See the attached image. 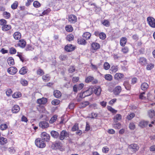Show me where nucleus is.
Listing matches in <instances>:
<instances>
[{
	"instance_id": "obj_1",
	"label": "nucleus",
	"mask_w": 155,
	"mask_h": 155,
	"mask_svg": "<svg viewBox=\"0 0 155 155\" xmlns=\"http://www.w3.org/2000/svg\"><path fill=\"white\" fill-rule=\"evenodd\" d=\"M36 145L40 148H43L45 147V143L41 138H38L36 139L35 142Z\"/></svg>"
},
{
	"instance_id": "obj_2",
	"label": "nucleus",
	"mask_w": 155,
	"mask_h": 155,
	"mask_svg": "<svg viewBox=\"0 0 155 155\" xmlns=\"http://www.w3.org/2000/svg\"><path fill=\"white\" fill-rule=\"evenodd\" d=\"M69 137V133L64 130H62L60 133L59 138L60 140H63L64 139Z\"/></svg>"
},
{
	"instance_id": "obj_3",
	"label": "nucleus",
	"mask_w": 155,
	"mask_h": 155,
	"mask_svg": "<svg viewBox=\"0 0 155 155\" xmlns=\"http://www.w3.org/2000/svg\"><path fill=\"white\" fill-rule=\"evenodd\" d=\"M147 21L149 25L152 28H155V19L152 17H148L147 18Z\"/></svg>"
},
{
	"instance_id": "obj_4",
	"label": "nucleus",
	"mask_w": 155,
	"mask_h": 155,
	"mask_svg": "<svg viewBox=\"0 0 155 155\" xmlns=\"http://www.w3.org/2000/svg\"><path fill=\"white\" fill-rule=\"evenodd\" d=\"M41 139L45 141L48 142L50 139V136L49 134L45 132H43L41 135Z\"/></svg>"
},
{
	"instance_id": "obj_5",
	"label": "nucleus",
	"mask_w": 155,
	"mask_h": 155,
	"mask_svg": "<svg viewBox=\"0 0 155 155\" xmlns=\"http://www.w3.org/2000/svg\"><path fill=\"white\" fill-rule=\"evenodd\" d=\"M7 71L9 74L14 75L17 73V69L15 67H12L8 69Z\"/></svg>"
},
{
	"instance_id": "obj_6",
	"label": "nucleus",
	"mask_w": 155,
	"mask_h": 155,
	"mask_svg": "<svg viewBox=\"0 0 155 155\" xmlns=\"http://www.w3.org/2000/svg\"><path fill=\"white\" fill-rule=\"evenodd\" d=\"M39 125L40 127L42 129L47 128L49 126V124L46 121L40 122L39 123Z\"/></svg>"
},
{
	"instance_id": "obj_7",
	"label": "nucleus",
	"mask_w": 155,
	"mask_h": 155,
	"mask_svg": "<svg viewBox=\"0 0 155 155\" xmlns=\"http://www.w3.org/2000/svg\"><path fill=\"white\" fill-rule=\"evenodd\" d=\"M77 17L74 15H71L68 17V21L72 23H74L76 21Z\"/></svg>"
},
{
	"instance_id": "obj_8",
	"label": "nucleus",
	"mask_w": 155,
	"mask_h": 155,
	"mask_svg": "<svg viewBox=\"0 0 155 155\" xmlns=\"http://www.w3.org/2000/svg\"><path fill=\"white\" fill-rule=\"evenodd\" d=\"M139 61V63L142 65H145L147 64V60L144 57L140 58Z\"/></svg>"
},
{
	"instance_id": "obj_9",
	"label": "nucleus",
	"mask_w": 155,
	"mask_h": 155,
	"mask_svg": "<svg viewBox=\"0 0 155 155\" xmlns=\"http://www.w3.org/2000/svg\"><path fill=\"white\" fill-rule=\"evenodd\" d=\"M93 89L92 88H89L87 90L84 92V97L88 96L91 95L93 93Z\"/></svg>"
},
{
	"instance_id": "obj_10",
	"label": "nucleus",
	"mask_w": 155,
	"mask_h": 155,
	"mask_svg": "<svg viewBox=\"0 0 155 155\" xmlns=\"http://www.w3.org/2000/svg\"><path fill=\"white\" fill-rule=\"evenodd\" d=\"M65 49L67 51L70 52L74 50V48L72 45H69L65 46Z\"/></svg>"
},
{
	"instance_id": "obj_11",
	"label": "nucleus",
	"mask_w": 155,
	"mask_h": 155,
	"mask_svg": "<svg viewBox=\"0 0 155 155\" xmlns=\"http://www.w3.org/2000/svg\"><path fill=\"white\" fill-rule=\"evenodd\" d=\"M129 148L132 149L133 151L136 152L139 149V147L137 144H132L129 146Z\"/></svg>"
},
{
	"instance_id": "obj_12",
	"label": "nucleus",
	"mask_w": 155,
	"mask_h": 155,
	"mask_svg": "<svg viewBox=\"0 0 155 155\" xmlns=\"http://www.w3.org/2000/svg\"><path fill=\"white\" fill-rule=\"evenodd\" d=\"M91 48L94 50H96L100 48L99 44L96 42H93L91 45Z\"/></svg>"
},
{
	"instance_id": "obj_13",
	"label": "nucleus",
	"mask_w": 155,
	"mask_h": 155,
	"mask_svg": "<svg viewBox=\"0 0 155 155\" xmlns=\"http://www.w3.org/2000/svg\"><path fill=\"white\" fill-rule=\"evenodd\" d=\"M20 109V108L19 106L16 105L12 108V111L13 113H16L19 111Z\"/></svg>"
},
{
	"instance_id": "obj_14",
	"label": "nucleus",
	"mask_w": 155,
	"mask_h": 155,
	"mask_svg": "<svg viewBox=\"0 0 155 155\" xmlns=\"http://www.w3.org/2000/svg\"><path fill=\"white\" fill-rule=\"evenodd\" d=\"M50 134L51 136L55 138H57L59 136V133L54 130L51 131Z\"/></svg>"
},
{
	"instance_id": "obj_15",
	"label": "nucleus",
	"mask_w": 155,
	"mask_h": 155,
	"mask_svg": "<svg viewBox=\"0 0 155 155\" xmlns=\"http://www.w3.org/2000/svg\"><path fill=\"white\" fill-rule=\"evenodd\" d=\"M94 91L95 94L97 95H99L100 94L101 89L100 87H96L95 88H92Z\"/></svg>"
},
{
	"instance_id": "obj_16",
	"label": "nucleus",
	"mask_w": 155,
	"mask_h": 155,
	"mask_svg": "<svg viewBox=\"0 0 155 155\" xmlns=\"http://www.w3.org/2000/svg\"><path fill=\"white\" fill-rule=\"evenodd\" d=\"M121 90V87L120 86L116 87L114 89V93L115 95H118Z\"/></svg>"
},
{
	"instance_id": "obj_17",
	"label": "nucleus",
	"mask_w": 155,
	"mask_h": 155,
	"mask_svg": "<svg viewBox=\"0 0 155 155\" xmlns=\"http://www.w3.org/2000/svg\"><path fill=\"white\" fill-rule=\"evenodd\" d=\"M124 77L123 74L120 73H117L115 75L114 78L115 79L119 80L121 78H123Z\"/></svg>"
},
{
	"instance_id": "obj_18",
	"label": "nucleus",
	"mask_w": 155,
	"mask_h": 155,
	"mask_svg": "<svg viewBox=\"0 0 155 155\" xmlns=\"http://www.w3.org/2000/svg\"><path fill=\"white\" fill-rule=\"evenodd\" d=\"M47 102V99L45 98H43L37 100V103L39 104H45Z\"/></svg>"
},
{
	"instance_id": "obj_19",
	"label": "nucleus",
	"mask_w": 155,
	"mask_h": 155,
	"mask_svg": "<svg viewBox=\"0 0 155 155\" xmlns=\"http://www.w3.org/2000/svg\"><path fill=\"white\" fill-rule=\"evenodd\" d=\"M26 45V42L25 41L23 40H21L19 41L18 43L19 46L22 48H24L25 47Z\"/></svg>"
},
{
	"instance_id": "obj_20",
	"label": "nucleus",
	"mask_w": 155,
	"mask_h": 155,
	"mask_svg": "<svg viewBox=\"0 0 155 155\" xmlns=\"http://www.w3.org/2000/svg\"><path fill=\"white\" fill-rule=\"evenodd\" d=\"M54 95L55 97L58 98L61 96V93L59 91L55 90L54 91Z\"/></svg>"
},
{
	"instance_id": "obj_21",
	"label": "nucleus",
	"mask_w": 155,
	"mask_h": 155,
	"mask_svg": "<svg viewBox=\"0 0 155 155\" xmlns=\"http://www.w3.org/2000/svg\"><path fill=\"white\" fill-rule=\"evenodd\" d=\"M27 72V69L26 67H22L19 71V73L22 75L25 74Z\"/></svg>"
},
{
	"instance_id": "obj_22",
	"label": "nucleus",
	"mask_w": 155,
	"mask_h": 155,
	"mask_svg": "<svg viewBox=\"0 0 155 155\" xmlns=\"http://www.w3.org/2000/svg\"><path fill=\"white\" fill-rule=\"evenodd\" d=\"M127 39L126 37H122L120 39V45L122 46H124L127 42Z\"/></svg>"
},
{
	"instance_id": "obj_23",
	"label": "nucleus",
	"mask_w": 155,
	"mask_h": 155,
	"mask_svg": "<svg viewBox=\"0 0 155 155\" xmlns=\"http://www.w3.org/2000/svg\"><path fill=\"white\" fill-rule=\"evenodd\" d=\"M14 38L15 39H19L21 37V34L19 32H16L14 33L13 35Z\"/></svg>"
},
{
	"instance_id": "obj_24",
	"label": "nucleus",
	"mask_w": 155,
	"mask_h": 155,
	"mask_svg": "<svg viewBox=\"0 0 155 155\" xmlns=\"http://www.w3.org/2000/svg\"><path fill=\"white\" fill-rule=\"evenodd\" d=\"M11 28V26L10 25H5L4 26L2 27V29L4 31H6L10 30Z\"/></svg>"
},
{
	"instance_id": "obj_25",
	"label": "nucleus",
	"mask_w": 155,
	"mask_h": 155,
	"mask_svg": "<svg viewBox=\"0 0 155 155\" xmlns=\"http://www.w3.org/2000/svg\"><path fill=\"white\" fill-rule=\"evenodd\" d=\"M91 36V34L88 32H86L83 34V37L86 40L89 39Z\"/></svg>"
},
{
	"instance_id": "obj_26",
	"label": "nucleus",
	"mask_w": 155,
	"mask_h": 155,
	"mask_svg": "<svg viewBox=\"0 0 155 155\" xmlns=\"http://www.w3.org/2000/svg\"><path fill=\"white\" fill-rule=\"evenodd\" d=\"M148 123L147 121H142L140 123L139 125L141 127L143 128L147 125Z\"/></svg>"
},
{
	"instance_id": "obj_27",
	"label": "nucleus",
	"mask_w": 155,
	"mask_h": 155,
	"mask_svg": "<svg viewBox=\"0 0 155 155\" xmlns=\"http://www.w3.org/2000/svg\"><path fill=\"white\" fill-rule=\"evenodd\" d=\"M148 87V84L146 83H143L141 85V88L143 91L146 90Z\"/></svg>"
},
{
	"instance_id": "obj_28",
	"label": "nucleus",
	"mask_w": 155,
	"mask_h": 155,
	"mask_svg": "<svg viewBox=\"0 0 155 155\" xmlns=\"http://www.w3.org/2000/svg\"><path fill=\"white\" fill-rule=\"evenodd\" d=\"M8 64L10 65H13L14 64V60L12 57H9L7 59Z\"/></svg>"
},
{
	"instance_id": "obj_29",
	"label": "nucleus",
	"mask_w": 155,
	"mask_h": 155,
	"mask_svg": "<svg viewBox=\"0 0 155 155\" xmlns=\"http://www.w3.org/2000/svg\"><path fill=\"white\" fill-rule=\"evenodd\" d=\"M7 142V139L3 137H0V144L4 145Z\"/></svg>"
},
{
	"instance_id": "obj_30",
	"label": "nucleus",
	"mask_w": 155,
	"mask_h": 155,
	"mask_svg": "<svg viewBox=\"0 0 155 155\" xmlns=\"http://www.w3.org/2000/svg\"><path fill=\"white\" fill-rule=\"evenodd\" d=\"M58 116L55 115H54L49 120V123L50 124H53L54 123L57 119Z\"/></svg>"
},
{
	"instance_id": "obj_31",
	"label": "nucleus",
	"mask_w": 155,
	"mask_h": 155,
	"mask_svg": "<svg viewBox=\"0 0 155 155\" xmlns=\"http://www.w3.org/2000/svg\"><path fill=\"white\" fill-rule=\"evenodd\" d=\"M89 104V102L88 101H86L84 102L81 103L80 105V108L85 107Z\"/></svg>"
},
{
	"instance_id": "obj_32",
	"label": "nucleus",
	"mask_w": 155,
	"mask_h": 155,
	"mask_svg": "<svg viewBox=\"0 0 155 155\" xmlns=\"http://www.w3.org/2000/svg\"><path fill=\"white\" fill-rule=\"evenodd\" d=\"M149 117L151 118L155 115V112L153 110H150L148 112Z\"/></svg>"
},
{
	"instance_id": "obj_33",
	"label": "nucleus",
	"mask_w": 155,
	"mask_h": 155,
	"mask_svg": "<svg viewBox=\"0 0 155 155\" xmlns=\"http://www.w3.org/2000/svg\"><path fill=\"white\" fill-rule=\"evenodd\" d=\"M123 85L125 87V88L128 90H130V85L127 81L125 82L123 84Z\"/></svg>"
},
{
	"instance_id": "obj_34",
	"label": "nucleus",
	"mask_w": 155,
	"mask_h": 155,
	"mask_svg": "<svg viewBox=\"0 0 155 155\" xmlns=\"http://www.w3.org/2000/svg\"><path fill=\"white\" fill-rule=\"evenodd\" d=\"M105 79L108 81H111L112 79V76L110 74H107L104 76Z\"/></svg>"
},
{
	"instance_id": "obj_35",
	"label": "nucleus",
	"mask_w": 155,
	"mask_h": 155,
	"mask_svg": "<svg viewBox=\"0 0 155 155\" xmlns=\"http://www.w3.org/2000/svg\"><path fill=\"white\" fill-rule=\"evenodd\" d=\"M78 43L81 45H85L86 44L87 42L84 39L80 38L78 39Z\"/></svg>"
},
{
	"instance_id": "obj_36",
	"label": "nucleus",
	"mask_w": 155,
	"mask_h": 155,
	"mask_svg": "<svg viewBox=\"0 0 155 155\" xmlns=\"http://www.w3.org/2000/svg\"><path fill=\"white\" fill-rule=\"evenodd\" d=\"M21 96V93L20 92H16L12 95V97L14 98H18Z\"/></svg>"
},
{
	"instance_id": "obj_37",
	"label": "nucleus",
	"mask_w": 155,
	"mask_h": 155,
	"mask_svg": "<svg viewBox=\"0 0 155 155\" xmlns=\"http://www.w3.org/2000/svg\"><path fill=\"white\" fill-rule=\"evenodd\" d=\"M3 15L4 17L6 19L9 18L11 16L10 14L6 12H5L3 13Z\"/></svg>"
},
{
	"instance_id": "obj_38",
	"label": "nucleus",
	"mask_w": 155,
	"mask_h": 155,
	"mask_svg": "<svg viewBox=\"0 0 155 155\" xmlns=\"http://www.w3.org/2000/svg\"><path fill=\"white\" fill-rule=\"evenodd\" d=\"M154 66V65L152 64H150L147 65L146 67V69L148 70H150L152 69Z\"/></svg>"
},
{
	"instance_id": "obj_39",
	"label": "nucleus",
	"mask_w": 155,
	"mask_h": 155,
	"mask_svg": "<svg viewBox=\"0 0 155 155\" xmlns=\"http://www.w3.org/2000/svg\"><path fill=\"white\" fill-rule=\"evenodd\" d=\"M60 101L58 99H54L51 102L52 104L54 105H58L59 104Z\"/></svg>"
},
{
	"instance_id": "obj_40",
	"label": "nucleus",
	"mask_w": 155,
	"mask_h": 155,
	"mask_svg": "<svg viewBox=\"0 0 155 155\" xmlns=\"http://www.w3.org/2000/svg\"><path fill=\"white\" fill-rule=\"evenodd\" d=\"M74 36L73 35L70 34L67 35V40L69 41H71L73 40Z\"/></svg>"
},
{
	"instance_id": "obj_41",
	"label": "nucleus",
	"mask_w": 155,
	"mask_h": 155,
	"mask_svg": "<svg viewBox=\"0 0 155 155\" xmlns=\"http://www.w3.org/2000/svg\"><path fill=\"white\" fill-rule=\"evenodd\" d=\"M114 124L115 128L117 129H119L120 128V124L117 121H114Z\"/></svg>"
},
{
	"instance_id": "obj_42",
	"label": "nucleus",
	"mask_w": 155,
	"mask_h": 155,
	"mask_svg": "<svg viewBox=\"0 0 155 155\" xmlns=\"http://www.w3.org/2000/svg\"><path fill=\"white\" fill-rule=\"evenodd\" d=\"M7 23V21L3 19L0 20V25L4 26Z\"/></svg>"
},
{
	"instance_id": "obj_43",
	"label": "nucleus",
	"mask_w": 155,
	"mask_h": 155,
	"mask_svg": "<svg viewBox=\"0 0 155 155\" xmlns=\"http://www.w3.org/2000/svg\"><path fill=\"white\" fill-rule=\"evenodd\" d=\"M67 56L64 54H62L59 57V58L61 61H65L67 59Z\"/></svg>"
},
{
	"instance_id": "obj_44",
	"label": "nucleus",
	"mask_w": 155,
	"mask_h": 155,
	"mask_svg": "<svg viewBox=\"0 0 155 155\" xmlns=\"http://www.w3.org/2000/svg\"><path fill=\"white\" fill-rule=\"evenodd\" d=\"M99 37L101 39L104 40L106 38V35L103 32H101L100 33Z\"/></svg>"
},
{
	"instance_id": "obj_45",
	"label": "nucleus",
	"mask_w": 155,
	"mask_h": 155,
	"mask_svg": "<svg viewBox=\"0 0 155 155\" xmlns=\"http://www.w3.org/2000/svg\"><path fill=\"white\" fill-rule=\"evenodd\" d=\"M18 6V2L17 1H15L12 5L11 8L13 9H15Z\"/></svg>"
},
{
	"instance_id": "obj_46",
	"label": "nucleus",
	"mask_w": 155,
	"mask_h": 155,
	"mask_svg": "<svg viewBox=\"0 0 155 155\" xmlns=\"http://www.w3.org/2000/svg\"><path fill=\"white\" fill-rule=\"evenodd\" d=\"M110 65L108 63L106 62L104 63V67L105 70H108L110 68Z\"/></svg>"
},
{
	"instance_id": "obj_47",
	"label": "nucleus",
	"mask_w": 155,
	"mask_h": 155,
	"mask_svg": "<svg viewBox=\"0 0 155 155\" xmlns=\"http://www.w3.org/2000/svg\"><path fill=\"white\" fill-rule=\"evenodd\" d=\"M94 78L91 76H89L85 79L86 83H88L91 82L92 80H93Z\"/></svg>"
},
{
	"instance_id": "obj_48",
	"label": "nucleus",
	"mask_w": 155,
	"mask_h": 155,
	"mask_svg": "<svg viewBox=\"0 0 155 155\" xmlns=\"http://www.w3.org/2000/svg\"><path fill=\"white\" fill-rule=\"evenodd\" d=\"M66 30L68 32L72 31L73 30V28L71 25L66 26L65 27Z\"/></svg>"
},
{
	"instance_id": "obj_49",
	"label": "nucleus",
	"mask_w": 155,
	"mask_h": 155,
	"mask_svg": "<svg viewBox=\"0 0 155 155\" xmlns=\"http://www.w3.org/2000/svg\"><path fill=\"white\" fill-rule=\"evenodd\" d=\"M17 56L19 57V58L20 60L22 62H23L25 60V58L24 57L23 55L21 53H18V54L17 55Z\"/></svg>"
},
{
	"instance_id": "obj_50",
	"label": "nucleus",
	"mask_w": 155,
	"mask_h": 155,
	"mask_svg": "<svg viewBox=\"0 0 155 155\" xmlns=\"http://www.w3.org/2000/svg\"><path fill=\"white\" fill-rule=\"evenodd\" d=\"M7 128V126L6 124H2L0 126V129L2 130H4Z\"/></svg>"
},
{
	"instance_id": "obj_51",
	"label": "nucleus",
	"mask_w": 155,
	"mask_h": 155,
	"mask_svg": "<svg viewBox=\"0 0 155 155\" xmlns=\"http://www.w3.org/2000/svg\"><path fill=\"white\" fill-rule=\"evenodd\" d=\"M16 52V50L14 48H11L10 49L9 53L11 54H14Z\"/></svg>"
},
{
	"instance_id": "obj_52",
	"label": "nucleus",
	"mask_w": 155,
	"mask_h": 155,
	"mask_svg": "<svg viewBox=\"0 0 155 155\" xmlns=\"http://www.w3.org/2000/svg\"><path fill=\"white\" fill-rule=\"evenodd\" d=\"M78 124H75L74 126L73 127L72 129V130L73 131H74L77 130H78Z\"/></svg>"
},
{
	"instance_id": "obj_53",
	"label": "nucleus",
	"mask_w": 155,
	"mask_h": 155,
	"mask_svg": "<svg viewBox=\"0 0 155 155\" xmlns=\"http://www.w3.org/2000/svg\"><path fill=\"white\" fill-rule=\"evenodd\" d=\"M135 116V114L134 113H131L130 115L127 116V119L128 120H131Z\"/></svg>"
},
{
	"instance_id": "obj_54",
	"label": "nucleus",
	"mask_w": 155,
	"mask_h": 155,
	"mask_svg": "<svg viewBox=\"0 0 155 155\" xmlns=\"http://www.w3.org/2000/svg\"><path fill=\"white\" fill-rule=\"evenodd\" d=\"M20 82L23 86H25L28 84L27 81L24 79H21L20 81Z\"/></svg>"
},
{
	"instance_id": "obj_55",
	"label": "nucleus",
	"mask_w": 155,
	"mask_h": 155,
	"mask_svg": "<svg viewBox=\"0 0 155 155\" xmlns=\"http://www.w3.org/2000/svg\"><path fill=\"white\" fill-rule=\"evenodd\" d=\"M107 109L108 110L110 111L112 113H116L117 112V111L116 110H114L110 106L107 107Z\"/></svg>"
},
{
	"instance_id": "obj_56",
	"label": "nucleus",
	"mask_w": 155,
	"mask_h": 155,
	"mask_svg": "<svg viewBox=\"0 0 155 155\" xmlns=\"http://www.w3.org/2000/svg\"><path fill=\"white\" fill-rule=\"evenodd\" d=\"M33 6L35 8H38L40 6V3L38 1H35L33 3Z\"/></svg>"
},
{
	"instance_id": "obj_57",
	"label": "nucleus",
	"mask_w": 155,
	"mask_h": 155,
	"mask_svg": "<svg viewBox=\"0 0 155 155\" xmlns=\"http://www.w3.org/2000/svg\"><path fill=\"white\" fill-rule=\"evenodd\" d=\"M129 127L131 130H134L135 128V126L134 124L132 122L130 124Z\"/></svg>"
},
{
	"instance_id": "obj_58",
	"label": "nucleus",
	"mask_w": 155,
	"mask_h": 155,
	"mask_svg": "<svg viewBox=\"0 0 155 155\" xmlns=\"http://www.w3.org/2000/svg\"><path fill=\"white\" fill-rule=\"evenodd\" d=\"M121 118V116L120 114H117L114 117V120H119Z\"/></svg>"
},
{
	"instance_id": "obj_59",
	"label": "nucleus",
	"mask_w": 155,
	"mask_h": 155,
	"mask_svg": "<svg viewBox=\"0 0 155 155\" xmlns=\"http://www.w3.org/2000/svg\"><path fill=\"white\" fill-rule=\"evenodd\" d=\"M102 23L104 25L107 27L109 26L110 25L109 22L108 21V20H104Z\"/></svg>"
},
{
	"instance_id": "obj_60",
	"label": "nucleus",
	"mask_w": 155,
	"mask_h": 155,
	"mask_svg": "<svg viewBox=\"0 0 155 155\" xmlns=\"http://www.w3.org/2000/svg\"><path fill=\"white\" fill-rule=\"evenodd\" d=\"M42 78L44 80H46L47 81H49L50 80V77L48 75L43 76Z\"/></svg>"
},
{
	"instance_id": "obj_61",
	"label": "nucleus",
	"mask_w": 155,
	"mask_h": 155,
	"mask_svg": "<svg viewBox=\"0 0 155 155\" xmlns=\"http://www.w3.org/2000/svg\"><path fill=\"white\" fill-rule=\"evenodd\" d=\"M122 51L124 53H127L128 51V49L127 47H125L122 48Z\"/></svg>"
},
{
	"instance_id": "obj_62",
	"label": "nucleus",
	"mask_w": 155,
	"mask_h": 155,
	"mask_svg": "<svg viewBox=\"0 0 155 155\" xmlns=\"http://www.w3.org/2000/svg\"><path fill=\"white\" fill-rule=\"evenodd\" d=\"M50 11V8H48L45 10L42 13V15H41L40 16H42L44 15H45L48 13H49Z\"/></svg>"
},
{
	"instance_id": "obj_63",
	"label": "nucleus",
	"mask_w": 155,
	"mask_h": 155,
	"mask_svg": "<svg viewBox=\"0 0 155 155\" xmlns=\"http://www.w3.org/2000/svg\"><path fill=\"white\" fill-rule=\"evenodd\" d=\"M37 74L38 75H41L44 74V73L42 69H38L37 71Z\"/></svg>"
},
{
	"instance_id": "obj_64",
	"label": "nucleus",
	"mask_w": 155,
	"mask_h": 155,
	"mask_svg": "<svg viewBox=\"0 0 155 155\" xmlns=\"http://www.w3.org/2000/svg\"><path fill=\"white\" fill-rule=\"evenodd\" d=\"M34 49L33 48L31 45H28L26 48V50L27 51H32Z\"/></svg>"
}]
</instances>
